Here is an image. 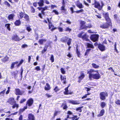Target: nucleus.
<instances>
[{"mask_svg":"<svg viewBox=\"0 0 120 120\" xmlns=\"http://www.w3.org/2000/svg\"><path fill=\"white\" fill-rule=\"evenodd\" d=\"M24 17L27 21H28L29 20V16L27 14H24Z\"/></svg>","mask_w":120,"mask_h":120,"instance_id":"f704fd0d","label":"nucleus"},{"mask_svg":"<svg viewBox=\"0 0 120 120\" xmlns=\"http://www.w3.org/2000/svg\"><path fill=\"white\" fill-rule=\"evenodd\" d=\"M76 110L77 111H79L80 112H81L82 111V110L81 109V108L79 107L78 108L76 109Z\"/></svg>","mask_w":120,"mask_h":120,"instance_id":"052dcab7","label":"nucleus"},{"mask_svg":"<svg viewBox=\"0 0 120 120\" xmlns=\"http://www.w3.org/2000/svg\"><path fill=\"white\" fill-rule=\"evenodd\" d=\"M65 31H66L70 32L71 31V29L69 28V27H67L65 28Z\"/></svg>","mask_w":120,"mask_h":120,"instance_id":"09e8293b","label":"nucleus"},{"mask_svg":"<svg viewBox=\"0 0 120 120\" xmlns=\"http://www.w3.org/2000/svg\"><path fill=\"white\" fill-rule=\"evenodd\" d=\"M47 20L49 22V29H51V31H53L56 29L54 26L52 24L51 21H50L49 18H47Z\"/></svg>","mask_w":120,"mask_h":120,"instance_id":"7ed1b4c3","label":"nucleus"},{"mask_svg":"<svg viewBox=\"0 0 120 120\" xmlns=\"http://www.w3.org/2000/svg\"><path fill=\"white\" fill-rule=\"evenodd\" d=\"M61 71V72L63 74H64L65 73V71L64 69L62 68H61L60 69Z\"/></svg>","mask_w":120,"mask_h":120,"instance_id":"ea45409f","label":"nucleus"},{"mask_svg":"<svg viewBox=\"0 0 120 120\" xmlns=\"http://www.w3.org/2000/svg\"><path fill=\"white\" fill-rule=\"evenodd\" d=\"M83 10L82 9H81L79 10L78 11H76L75 12H76L77 13H80L83 12Z\"/></svg>","mask_w":120,"mask_h":120,"instance_id":"3c124183","label":"nucleus"},{"mask_svg":"<svg viewBox=\"0 0 120 120\" xmlns=\"http://www.w3.org/2000/svg\"><path fill=\"white\" fill-rule=\"evenodd\" d=\"M115 103L118 105H120V101L119 100H117L115 101Z\"/></svg>","mask_w":120,"mask_h":120,"instance_id":"37998d69","label":"nucleus"},{"mask_svg":"<svg viewBox=\"0 0 120 120\" xmlns=\"http://www.w3.org/2000/svg\"><path fill=\"white\" fill-rule=\"evenodd\" d=\"M68 39V38L67 37H65L63 38L60 39V41L64 42H66Z\"/></svg>","mask_w":120,"mask_h":120,"instance_id":"bb28decb","label":"nucleus"},{"mask_svg":"<svg viewBox=\"0 0 120 120\" xmlns=\"http://www.w3.org/2000/svg\"><path fill=\"white\" fill-rule=\"evenodd\" d=\"M71 38H69L67 42V44L68 45H69L71 43Z\"/></svg>","mask_w":120,"mask_h":120,"instance_id":"49530a36","label":"nucleus"},{"mask_svg":"<svg viewBox=\"0 0 120 120\" xmlns=\"http://www.w3.org/2000/svg\"><path fill=\"white\" fill-rule=\"evenodd\" d=\"M69 102L73 104H79V103L76 101L69 100Z\"/></svg>","mask_w":120,"mask_h":120,"instance_id":"6ab92c4d","label":"nucleus"},{"mask_svg":"<svg viewBox=\"0 0 120 120\" xmlns=\"http://www.w3.org/2000/svg\"><path fill=\"white\" fill-rule=\"evenodd\" d=\"M59 90V89L58 88L57 86L56 87L55 89H54V90L55 92H56Z\"/></svg>","mask_w":120,"mask_h":120,"instance_id":"603ef678","label":"nucleus"},{"mask_svg":"<svg viewBox=\"0 0 120 120\" xmlns=\"http://www.w3.org/2000/svg\"><path fill=\"white\" fill-rule=\"evenodd\" d=\"M13 105L12 106V107L13 108H14L15 107H16L17 108H18L19 107L18 105L16 103V101L15 103L13 105Z\"/></svg>","mask_w":120,"mask_h":120,"instance_id":"2f4dec72","label":"nucleus"},{"mask_svg":"<svg viewBox=\"0 0 120 120\" xmlns=\"http://www.w3.org/2000/svg\"><path fill=\"white\" fill-rule=\"evenodd\" d=\"M35 69L37 70V71H39L41 70V69L39 66H37L36 67Z\"/></svg>","mask_w":120,"mask_h":120,"instance_id":"4d7b16f0","label":"nucleus"},{"mask_svg":"<svg viewBox=\"0 0 120 120\" xmlns=\"http://www.w3.org/2000/svg\"><path fill=\"white\" fill-rule=\"evenodd\" d=\"M15 65V64H14V63H12V64H11V69H12L14 68V66Z\"/></svg>","mask_w":120,"mask_h":120,"instance_id":"0e129e2a","label":"nucleus"},{"mask_svg":"<svg viewBox=\"0 0 120 120\" xmlns=\"http://www.w3.org/2000/svg\"><path fill=\"white\" fill-rule=\"evenodd\" d=\"M94 3L93 4V5H94L95 7V8H98L99 10H101L102 9L104 5V4L102 1H101V6L99 2H97L96 0L94 1Z\"/></svg>","mask_w":120,"mask_h":120,"instance_id":"f03ea898","label":"nucleus"},{"mask_svg":"<svg viewBox=\"0 0 120 120\" xmlns=\"http://www.w3.org/2000/svg\"><path fill=\"white\" fill-rule=\"evenodd\" d=\"M27 46L28 45H27L25 44L22 45V47L23 48H24L26 47H27Z\"/></svg>","mask_w":120,"mask_h":120,"instance_id":"6e6d98bb","label":"nucleus"},{"mask_svg":"<svg viewBox=\"0 0 120 120\" xmlns=\"http://www.w3.org/2000/svg\"><path fill=\"white\" fill-rule=\"evenodd\" d=\"M106 105V104L104 102H101V106L102 108H103Z\"/></svg>","mask_w":120,"mask_h":120,"instance_id":"c9c22d12","label":"nucleus"},{"mask_svg":"<svg viewBox=\"0 0 120 120\" xmlns=\"http://www.w3.org/2000/svg\"><path fill=\"white\" fill-rule=\"evenodd\" d=\"M31 9L32 12V13H34L35 11V9L33 7H31Z\"/></svg>","mask_w":120,"mask_h":120,"instance_id":"680f3d73","label":"nucleus"},{"mask_svg":"<svg viewBox=\"0 0 120 120\" xmlns=\"http://www.w3.org/2000/svg\"><path fill=\"white\" fill-rule=\"evenodd\" d=\"M60 78L62 82L64 84L66 83V78L65 76H62V75H60Z\"/></svg>","mask_w":120,"mask_h":120,"instance_id":"2eb2a0df","label":"nucleus"},{"mask_svg":"<svg viewBox=\"0 0 120 120\" xmlns=\"http://www.w3.org/2000/svg\"><path fill=\"white\" fill-rule=\"evenodd\" d=\"M44 1L43 0H40L38 3V4L40 7H42L44 5Z\"/></svg>","mask_w":120,"mask_h":120,"instance_id":"aec40b11","label":"nucleus"},{"mask_svg":"<svg viewBox=\"0 0 120 120\" xmlns=\"http://www.w3.org/2000/svg\"><path fill=\"white\" fill-rule=\"evenodd\" d=\"M10 24H6L5 25V26L6 27H7V29L9 30H10Z\"/></svg>","mask_w":120,"mask_h":120,"instance_id":"58836bf2","label":"nucleus"},{"mask_svg":"<svg viewBox=\"0 0 120 120\" xmlns=\"http://www.w3.org/2000/svg\"><path fill=\"white\" fill-rule=\"evenodd\" d=\"M100 95V98L102 100H104L105 99V97L108 96L107 93L106 92H101Z\"/></svg>","mask_w":120,"mask_h":120,"instance_id":"20e7f679","label":"nucleus"},{"mask_svg":"<svg viewBox=\"0 0 120 120\" xmlns=\"http://www.w3.org/2000/svg\"><path fill=\"white\" fill-rule=\"evenodd\" d=\"M52 12H54L56 15H58L59 14V12L56 10H53V11Z\"/></svg>","mask_w":120,"mask_h":120,"instance_id":"864d4df0","label":"nucleus"},{"mask_svg":"<svg viewBox=\"0 0 120 120\" xmlns=\"http://www.w3.org/2000/svg\"><path fill=\"white\" fill-rule=\"evenodd\" d=\"M9 59V58L7 57L6 56L5 57H4L3 59H2L1 60H2V61L3 62H5L6 61H8Z\"/></svg>","mask_w":120,"mask_h":120,"instance_id":"72a5a7b5","label":"nucleus"},{"mask_svg":"<svg viewBox=\"0 0 120 120\" xmlns=\"http://www.w3.org/2000/svg\"><path fill=\"white\" fill-rule=\"evenodd\" d=\"M92 65L93 68H97L99 67V66L97 65L96 64L94 63H93L92 64Z\"/></svg>","mask_w":120,"mask_h":120,"instance_id":"473e14b6","label":"nucleus"},{"mask_svg":"<svg viewBox=\"0 0 120 120\" xmlns=\"http://www.w3.org/2000/svg\"><path fill=\"white\" fill-rule=\"evenodd\" d=\"M108 23H105L102 25H101L100 27L103 28H107L109 27V25H110L111 24V22L109 23V22H107Z\"/></svg>","mask_w":120,"mask_h":120,"instance_id":"9d476101","label":"nucleus"},{"mask_svg":"<svg viewBox=\"0 0 120 120\" xmlns=\"http://www.w3.org/2000/svg\"><path fill=\"white\" fill-rule=\"evenodd\" d=\"M51 88L49 85L48 83H46L45 86V90H50Z\"/></svg>","mask_w":120,"mask_h":120,"instance_id":"412c9836","label":"nucleus"},{"mask_svg":"<svg viewBox=\"0 0 120 120\" xmlns=\"http://www.w3.org/2000/svg\"><path fill=\"white\" fill-rule=\"evenodd\" d=\"M86 22L83 21H81L80 22V29H86V27L85 25Z\"/></svg>","mask_w":120,"mask_h":120,"instance_id":"423d86ee","label":"nucleus"},{"mask_svg":"<svg viewBox=\"0 0 120 120\" xmlns=\"http://www.w3.org/2000/svg\"><path fill=\"white\" fill-rule=\"evenodd\" d=\"M24 15L23 14V12H21L20 13V18L21 19H22L24 16Z\"/></svg>","mask_w":120,"mask_h":120,"instance_id":"a19ab883","label":"nucleus"},{"mask_svg":"<svg viewBox=\"0 0 120 120\" xmlns=\"http://www.w3.org/2000/svg\"><path fill=\"white\" fill-rule=\"evenodd\" d=\"M66 22H67V23H68V24H71V22L68 19L66 21Z\"/></svg>","mask_w":120,"mask_h":120,"instance_id":"774afa93","label":"nucleus"},{"mask_svg":"<svg viewBox=\"0 0 120 120\" xmlns=\"http://www.w3.org/2000/svg\"><path fill=\"white\" fill-rule=\"evenodd\" d=\"M62 4L63 6L61 7V10L63 12H64L66 11V9L65 8V6L64 5L65 3L64 0H63Z\"/></svg>","mask_w":120,"mask_h":120,"instance_id":"a211bd4d","label":"nucleus"},{"mask_svg":"<svg viewBox=\"0 0 120 120\" xmlns=\"http://www.w3.org/2000/svg\"><path fill=\"white\" fill-rule=\"evenodd\" d=\"M14 16V15L13 14H11L9 15L8 17V18L9 20H13V18Z\"/></svg>","mask_w":120,"mask_h":120,"instance_id":"b1692460","label":"nucleus"},{"mask_svg":"<svg viewBox=\"0 0 120 120\" xmlns=\"http://www.w3.org/2000/svg\"><path fill=\"white\" fill-rule=\"evenodd\" d=\"M12 39L13 40L16 41H19L20 40V38L17 35H15L12 36Z\"/></svg>","mask_w":120,"mask_h":120,"instance_id":"f8f14e48","label":"nucleus"},{"mask_svg":"<svg viewBox=\"0 0 120 120\" xmlns=\"http://www.w3.org/2000/svg\"><path fill=\"white\" fill-rule=\"evenodd\" d=\"M6 89H5L3 91H1L0 93V94L1 95H3L5 93V91Z\"/></svg>","mask_w":120,"mask_h":120,"instance_id":"5fc2aeb1","label":"nucleus"},{"mask_svg":"<svg viewBox=\"0 0 120 120\" xmlns=\"http://www.w3.org/2000/svg\"><path fill=\"white\" fill-rule=\"evenodd\" d=\"M70 10L71 11V13H73L75 11H74L73 8L72 7H71L70 8Z\"/></svg>","mask_w":120,"mask_h":120,"instance_id":"69168bd1","label":"nucleus"},{"mask_svg":"<svg viewBox=\"0 0 120 120\" xmlns=\"http://www.w3.org/2000/svg\"><path fill=\"white\" fill-rule=\"evenodd\" d=\"M114 18L116 20L117 22H119V23H120V20H118V21H117V14H115L114 15Z\"/></svg>","mask_w":120,"mask_h":120,"instance_id":"4c0bfd02","label":"nucleus"},{"mask_svg":"<svg viewBox=\"0 0 120 120\" xmlns=\"http://www.w3.org/2000/svg\"><path fill=\"white\" fill-rule=\"evenodd\" d=\"M86 45L87 46L88 48H94V46L93 45L90 44L89 43H86Z\"/></svg>","mask_w":120,"mask_h":120,"instance_id":"c756f323","label":"nucleus"},{"mask_svg":"<svg viewBox=\"0 0 120 120\" xmlns=\"http://www.w3.org/2000/svg\"><path fill=\"white\" fill-rule=\"evenodd\" d=\"M75 4L76 6L79 8H82L83 7L82 4L79 2V1H77L75 2Z\"/></svg>","mask_w":120,"mask_h":120,"instance_id":"ddd939ff","label":"nucleus"},{"mask_svg":"<svg viewBox=\"0 0 120 120\" xmlns=\"http://www.w3.org/2000/svg\"><path fill=\"white\" fill-rule=\"evenodd\" d=\"M85 75L83 72H81L80 75L79 77V82H80L81 80H82L84 77Z\"/></svg>","mask_w":120,"mask_h":120,"instance_id":"dca6fc26","label":"nucleus"},{"mask_svg":"<svg viewBox=\"0 0 120 120\" xmlns=\"http://www.w3.org/2000/svg\"><path fill=\"white\" fill-rule=\"evenodd\" d=\"M33 103V100L32 98H30L27 101V103L26 104L27 105H28L29 106H31Z\"/></svg>","mask_w":120,"mask_h":120,"instance_id":"1a4fd4ad","label":"nucleus"},{"mask_svg":"<svg viewBox=\"0 0 120 120\" xmlns=\"http://www.w3.org/2000/svg\"><path fill=\"white\" fill-rule=\"evenodd\" d=\"M28 120H34V116L31 114H29Z\"/></svg>","mask_w":120,"mask_h":120,"instance_id":"4be33fe9","label":"nucleus"},{"mask_svg":"<svg viewBox=\"0 0 120 120\" xmlns=\"http://www.w3.org/2000/svg\"><path fill=\"white\" fill-rule=\"evenodd\" d=\"M15 93L16 95H22L23 92H21L19 89H15Z\"/></svg>","mask_w":120,"mask_h":120,"instance_id":"4468645a","label":"nucleus"},{"mask_svg":"<svg viewBox=\"0 0 120 120\" xmlns=\"http://www.w3.org/2000/svg\"><path fill=\"white\" fill-rule=\"evenodd\" d=\"M98 70H95L91 69H88L87 70V73L89 74V77L90 78L91 77L96 79H99L101 75L98 71Z\"/></svg>","mask_w":120,"mask_h":120,"instance_id":"f257e3e1","label":"nucleus"},{"mask_svg":"<svg viewBox=\"0 0 120 120\" xmlns=\"http://www.w3.org/2000/svg\"><path fill=\"white\" fill-rule=\"evenodd\" d=\"M48 7L47 6H45L44 8H42V10L45 11V10H48Z\"/></svg>","mask_w":120,"mask_h":120,"instance_id":"13d9d810","label":"nucleus"},{"mask_svg":"<svg viewBox=\"0 0 120 120\" xmlns=\"http://www.w3.org/2000/svg\"><path fill=\"white\" fill-rule=\"evenodd\" d=\"M21 22L19 20H17L14 22V24L16 26H19L21 24Z\"/></svg>","mask_w":120,"mask_h":120,"instance_id":"cd10ccee","label":"nucleus"},{"mask_svg":"<svg viewBox=\"0 0 120 120\" xmlns=\"http://www.w3.org/2000/svg\"><path fill=\"white\" fill-rule=\"evenodd\" d=\"M105 112V110L104 109L101 110L99 114L98 115V117H100L103 116Z\"/></svg>","mask_w":120,"mask_h":120,"instance_id":"393cba45","label":"nucleus"},{"mask_svg":"<svg viewBox=\"0 0 120 120\" xmlns=\"http://www.w3.org/2000/svg\"><path fill=\"white\" fill-rule=\"evenodd\" d=\"M91 49H87L86 50L85 52V56L87 55L88 54L89 51H90Z\"/></svg>","mask_w":120,"mask_h":120,"instance_id":"e433bc0d","label":"nucleus"},{"mask_svg":"<svg viewBox=\"0 0 120 120\" xmlns=\"http://www.w3.org/2000/svg\"><path fill=\"white\" fill-rule=\"evenodd\" d=\"M7 102L9 103L11 105H13L15 103V101L14 98H11L9 99Z\"/></svg>","mask_w":120,"mask_h":120,"instance_id":"6e6552de","label":"nucleus"},{"mask_svg":"<svg viewBox=\"0 0 120 120\" xmlns=\"http://www.w3.org/2000/svg\"><path fill=\"white\" fill-rule=\"evenodd\" d=\"M99 36L97 34H93L90 37V38L91 40L94 42L97 41L98 38Z\"/></svg>","mask_w":120,"mask_h":120,"instance_id":"39448f33","label":"nucleus"},{"mask_svg":"<svg viewBox=\"0 0 120 120\" xmlns=\"http://www.w3.org/2000/svg\"><path fill=\"white\" fill-rule=\"evenodd\" d=\"M103 14L107 21V22H109V23L111 22V20L109 16L108 13L104 12Z\"/></svg>","mask_w":120,"mask_h":120,"instance_id":"0eeeda50","label":"nucleus"},{"mask_svg":"<svg viewBox=\"0 0 120 120\" xmlns=\"http://www.w3.org/2000/svg\"><path fill=\"white\" fill-rule=\"evenodd\" d=\"M50 59L51 61V62H53L54 61V56L53 55H51Z\"/></svg>","mask_w":120,"mask_h":120,"instance_id":"a18cd8bd","label":"nucleus"},{"mask_svg":"<svg viewBox=\"0 0 120 120\" xmlns=\"http://www.w3.org/2000/svg\"><path fill=\"white\" fill-rule=\"evenodd\" d=\"M48 46H45L44 48V49L42 51V53H44V52H46Z\"/></svg>","mask_w":120,"mask_h":120,"instance_id":"79ce46f5","label":"nucleus"},{"mask_svg":"<svg viewBox=\"0 0 120 120\" xmlns=\"http://www.w3.org/2000/svg\"><path fill=\"white\" fill-rule=\"evenodd\" d=\"M27 108V106H25L23 109H20L19 111V114H20L21 113L23 112Z\"/></svg>","mask_w":120,"mask_h":120,"instance_id":"c85d7f7f","label":"nucleus"},{"mask_svg":"<svg viewBox=\"0 0 120 120\" xmlns=\"http://www.w3.org/2000/svg\"><path fill=\"white\" fill-rule=\"evenodd\" d=\"M26 100V99H23L21 100L20 101V103H22L25 102Z\"/></svg>","mask_w":120,"mask_h":120,"instance_id":"e2e57ef3","label":"nucleus"},{"mask_svg":"<svg viewBox=\"0 0 120 120\" xmlns=\"http://www.w3.org/2000/svg\"><path fill=\"white\" fill-rule=\"evenodd\" d=\"M88 36L86 35V33L84 34V35L82 36V38L83 40H85L86 41H89V40L87 38Z\"/></svg>","mask_w":120,"mask_h":120,"instance_id":"f3484780","label":"nucleus"},{"mask_svg":"<svg viewBox=\"0 0 120 120\" xmlns=\"http://www.w3.org/2000/svg\"><path fill=\"white\" fill-rule=\"evenodd\" d=\"M60 112L58 111H56L55 112L54 114V117H55V116L57 115L58 114V113H59Z\"/></svg>","mask_w":120,"mask_h":120,"instance_id":"c03bdc74","label":"nucleus"},{"mask_svg":"<svg viewBox=\"0 0 120 120\" xmlns=\"http://www.w3.org/2000/svg\"><path fill=\"white\" fill-rule=\"evenodd\" d=\"M46 41V40L45 39H41L39 40L38 42L40 44L42 45Z\"/></svg>","mask_w":120,"mask_h":120,"instance_id":"5701e85b","label":"nucleus"},{"mask_svg":"<svg viewBox=\"0 0 120 120\" xmlns=\"http://www.w3.org/2000/svg\"><path fill=\"white\" fill-rule=\"evenodd\" d=\"M86 29H87V28H91L92 27V26L90 24H89L88 25V26H86Z\"/></svg>","mask_w":120,"mask_h":120,"instance_id":"bf43d9fd","label":"nucleus"},{"mask_svg":"<svg viewBox=\"0 0 120 120\" xmlns=\"http://www.w3.org/2000/svg\"><path fill=\"white\" fill-rule=\"evenodd\" d=\"M26 29L29 32L31 30V29L30 27H27L26 28Z\"/></svg>","mask_w":120,"mask_h":120,"instance_id":"8fccbe9b","label":"nucleus"},{"mask_svg":"<svg viewBox=\"0 0 120 120\" xmlns=\"http://www.w3.org/2000/svg\"><path fill=\"white\" fill-rule=\"evenodd\" d=\"M61 107H63L64 109H65L67 108L66 104L65 103H63L61 105Z\"/></svg>","mask_w":120,"mask_h":120,"instance_id":"7c9ffc66","label":"nucleus"},{"mask_svg":"<svg viewBox=\"0 0 120 120\" xmlns=\"http://www.w3.org/2000/svg\"><path fill=\"white\" fill-rule=\"evenodd\" d=\"M83 34V32H81L78 35V37L79 38H82V35Z\"/></svg>","mask_w":120,"mask_h":120,"instance_id":"de8ad7c7","label":"nucleus"},{"mask_svg":"<svg viewBox=\"0 0 120 120\" xmlns=\"http://www.w3.org/2000/svg\"><path fill=\"white\" fill-rule=\"evenodd\" d=\"M23 62V59L21 60L19 63L18 64V65H20Z\"/></svg>","mask_w":120,"mask_h":120,"instance_id":"338daca9","label":"nucleus"},{"mask_svg":"<svg viewBox=\"0 0 120 120\" xmlns=\"http://www.w3.org/2000/svg\"><path fill=\"white\" fill-rule=\"evenodd\" d=\"M105 46L101 44H99L98 46V48L102 51H104L105 50Z\"/></svg>","mask_w":120,"mask_h":120,"instance_id":"9b49d317","label":"nucleus"},{"mask_svg":"<svg viewBox=\"0 0 120 120\" xmlns=\"http://www.w3.org/2000/svg\"><path fill=\"white\" fill-rule=\"evenodd\" d=\"M69 86H68V87L65 88V91L64 92V94H71V93H68V88Z\"/></svg>","mask_w":120,"mask_h":120,"instance_id":"a878e982","label":"nucleus"}]
</instances>
